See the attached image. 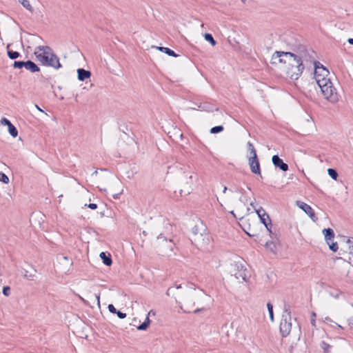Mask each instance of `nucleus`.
Segmentation results:
<instances>
[{"instance_id":"f257e3e1","label":"nucleus","mask_w":353,"mask_h":353,"mask_svg":"<svg viewBox=\"0 0 353 353\" xmlns=\"http://www.w3.org/2000/svg\"><path fill=\"white\" fill-rule=\"evenodd\" d=\"M313 53V50H309L306 46L299 44L291 52L275 51L271 63H276L273 60L279 59V63L285 65L284 70L286 76L292 80H297L305 70V63H311L314 59Z\"/></svg>"},{"instance_id":"f03ea898","label":"nucleus","mask_w":353,"mask_h":353,"mask_svg":"<svg viewBox=\"0 0 353 353\" xmlns=\"http://www.w3.org/2000/svg\"><path fill=\"white\" fill-rule=\"evenodd\" d=\"M37 61L43 65L52 67L58 70L62 67L58 56L53 52L48 46H40L36 48L34 52Z\"/></svg>"},{"instance_id":"7ed1b4c3","label":"nucleus","mask_w":353,"mask_h":353,"mask_svg":"<svg viewBox=\"0 0 353 353\" xmlns=\"http://www.w3.org/2000/svg\"><path fill=\"white\" fill-rule=\"evenodd\" d=\"M319 87L326 100L332 103H336L339 101L341 95L336 91V88L334 86L330 79H327L323 83L319 85Z\"/></svg>"},{"instance_id":"20e7f679","label":"nucleus","mask_w":353,"mask_h":353,"mask_svg":"<svg viewBox=\"0 0 353 353\" xmlns=\"http://www.w3.org/2000/svg\"><path fill=\"white\" fill-rule=\"evenodd\" d=\"M291 320L290 305L285 303L283 314H282V319L279 325L280 332L283 337H286L290 333L292 329Z\"/></svg>"},{"instance_id":"39448f33","label":"nucleus","mask_w":353,"mask_h":353,"mask_svg":"<svg viewBox=\"0 0 353 353\" xmlns=\"http://www.w3.org/2000/svg\"><path fill=\"white\" fill-rule=\"evenodd\" d=\"M312 63H313L314 67V77L316 83L318 85H321L327 81L330 72L326 67L314 59Z\"/></svg>"},{"instance_id":"423d86ee","label":"nucleus","mask_w":353,"mask_h":353,"mask_svg":"<svg viewBox=\"0 0 353 353\" xmlns=\"http://www.w3.org/2000/svg\"><path fill=\"white\" fill-rule=\"evenodd\" d=\"M192 236L190 241L192 244H195L196 246L207 245L210 243V237L208 234H202L199 229L198 225H194L192 229Z\"/></svg>"},{"instance_id":"0eeeda50","label":"nucleus","mask_w":353,"mask_h":353,"mask_svg":"<svg viewBox=\"0 0 353 353\" xmlns=\"http://www.w3.org/2000/svg\"><path fill=\"white\" fill-rule=\"evenodd\" d=\"M255 212L260 219V222L264 225L267 230L269 232L270 237L274 239V234L272 231V224L269 214L261 206H260L258 209H255Z\"/></svg>"},{"instance_id":"6e6552de","label":"nucleus","mask_w":353,"mask_h":353,"mask_svg":"<svg viewBox=\"0 0 353 353\" xmlns=\"http://www.w3.org/2000/svg\"><path fill=\"white\" fill-rule=\"evenodd\" d=\"M193 175L190 171L183 172L181 176V181L185 183L183 189L179 190L180 196H185L190 194L192 190V185L193 184Z\"/></svg>"},{"instance_id":"1a4fd4ad","label":"nucleus","mask_w":353,"mask_h":353,"mask_svg":"<svg viewBox=\"0 0 353 353\" xmlns=\"http://www.w3.org/2000/svg\"><path fill=\"white\" fill-rule=\"evenodd\" d=\"M234 276L237 279H241L243 281L247 282L249 276L248 275V270L243 264L239 262L234 263Z\"/></svg>"},{"instance_id":"9d476101","label":"nucleus","mask_w":353,"mask_h":353,"mask_svg":"<svg viewBox=\"0 0 353 353\" xmlns=\"http://www.w3.org/2000/svg\"><path fill=\"white\" fill-rule=\"evenodd\" d=\"M248 164L251 172L260 177H262L260 162L258 156L248 157Z\"/></svg>"},{"instance_id":"9b49d317","label":"nucleus","mask_w":353,"mask_h":353,"mask_svg":"<svg viewBox=\"0 0 353 353\" xmlns=\"http://www.w3.org/2000/svg\"><path fill=\"white\" fill-rule=\"evenodd\" d=\"M296 205L303 210L313 221L318 220L314 210L310 205L301 201H297Z\"/></svg>"},{"instance_id":"f8f14e48","label":"nucleus","mask_w":353,"mask_h":353,"mask_svg":"<svg viewBox=\"0 0 353 353\" xmlns=\"http://www.w3.org/2000/svg\"><path fill=\"white\" fill-rule=\"evenodd\" d=\"M272 161L275 168H279L281 171L286 172L289 169L288 165L285 163L277 154H275L272 157Z\"/></svg>"},{"instance_id":"ddd939ff","label":"nucleus","mask_w":353,"mask_h":353,"mask_svg":"<svg viewBox=\"0 0 353 353\" xmlns=\"http://www.w3.org/2000/svg\"><path fill=\"white\" fill-rule=\"evenodd\" d=\"M157 241L159 244L160 245L161 243H164V248L166 250H172L174 243L172 239H168L164 234H159L157 236Z\"/></svg>"},{"instance_id":"4468645a","label":"nucleus","mask_w":353,"mask_h":353,"mask_svg":"<svg viewBox=\"0 0 353 353\" xmlns=\"http://www.w3.org/2000/svg\"><path fill=\"white\" fill-rule=\"evenodd\" d=\"M197 107L199 109H200L201 111H206V112H213L219 111L218 108H214V106L209 102L205 101V102H201L199 103H196Z\"/></svg>"},{"instance_id":"2eb2a0df","label":"nucleus","mask_w":353,"mask_h":353,"mask_svg":"<svg viewBox=\"0 0 353 353\" xmlns=\"http://www.w3.org/2000/svg\"><path fill=\"white\" fill-rule=\"evenodd\" d=\"M79 81H83L91 77V72L83 68H79L77 70Z\"/></svg>"},{"instance_id":"dca6fc26","label":"nucleus","mask_w":353,"mask_h":353,"mask_svg":"<svg viewBox=\"0 0 353 353\" xmlns=\"http://www.w3.org/2000/svg\"><path fill=\"white\" fill-rule=\"evenodd\" d=\"M323 234L325 237V240L327 243V244H329V241H333L334 238V230L330 228H324L323 230Z\"/></svg>"},{"instance_id":"f3484780","label":"nucleus","mask_w":353,"mask_h":353,"mask_svg":"<svg viewBox=\"0 0 353 353\" xmlns=\"http://www.w3.org/2000/svg\"><path fill=\"white\" fill-rule=\"evenodd\" d=\"M99 256L102 260L103 263L106 266H110L112 264V259L110 254L102 252L100 253Z\"/></svg>"},{"instance_id":"a211bd4d","label":"nucleus","mask_w":353,"mask_h":353,"mask_svg":"<svg viewBox=\"0 0 353 353\" xmlns=\"http://www.w3.org/2000/svg\"><path fill=\"white\" fill-rule=\"evenodd\" d=\"M108 310L110 313L117 314L118 318L123 319L126 317V313L122 312L121 311L117 310L113 304H109L108 306Z\"/></svg>"},{"instance_id":"6ab92c4d","label":"nucleus","mask_w":353,"mask_h":353,"mask_svg":"<svg viewBox=\"0 0 353 353\" xmlns=\"http://www.w3.org/2000/svg\"><path fill=\"white\" fill-rule=\"evenodd\" d=\"M25 68L32 73L40 71L39 67L31 60H28L26 61Z\"/></svg>"},{"instance_id":"aec40b11","label":"nucleus","mask_w":353,"mask_h":353,"mask_svg":"<svg viewBox=\"0 0 353 353\" xmlns=\"http://www.w3.org/2000/svg\"><path fill=\"white\" fill-rule=\"evenodd\" d=\"M155 48L157 50H159V51L168 54L170 57H179V54H176V52L174 50H172V49H170L168 47L156 46Z\"/></svg>"},{"instance_id":"412c9836","label":"nucleus","mask_w":353,"mask_h":353,"mask_svg":"<svg viewBox=\"0 0 353 353\" xmlns=\"http://www.w3.org/2000/svg\"><path fill=\"white\" fill-rule=\"evenodd\" d=\"M265 247L273 254L277 253V243L274 241H268L265 243Z\"/></svg>"},{"instance_id":"4be33fe9","label":"nucleus","mask_w":353,"mask_h":353,"mask_svg":"<svg viewBox=\"0 0 353 353\" xmlns=\"http://www.w3.org/2000/svg\"><path fill=\"white\" fill-rule=\"evenodd\" d=\"M152 312V311L151 310L147 315L145 321L137 327L138 330L145 331L149 327L151 323V321L149 318V315Z\"/></svg>"},{"instance_id":"5701e85b","label":"nucleus","mask_w":353,"mask_h":353,"mask_svg":"<svg viewBox=\"0 0 353 353\" xmlns=\"http://www.w3.org/2000/svg\"><path fill=\"white\" fill-rule=\"evenodd\" d=\"M10 44H8L6 46L7 49V55L10 59H16L20 57H21V54L17 51H14L10 49Z\"/></svg>"},{"instance_id":"b1692460","label":"nucleus","mask_w":353,"mask_h":353,"mask_svg":"<svg viewBox=\"0 0 353 353\" xmlns=\"http://www.w3.org/2000/svg\"><path fill=\"white\" fill-rule=\"evenodd\" d=\"M247 150H248V154H247L248 158V157L258 156L256 154V150L254 145L250 141H248L247 143Z\"/></svg>"},{"instance_id":"393cba45","label":"nucleus","mask_w":353,"mask_h":353,"mask_svg":"<svg viewBox=\"0 0 353 353\" xmlns=\"http://www.w3.org/2000/svg\"><path fill=\"white\" fill-rule=\"evenodd\" d=\"M204 39L206 41L209 42L212 46H216V41L214 39L212 34L206 32L204 34Z\"/></svg>"},{"instance_id":"a878e982","label":"nucleus","mask_w":353,"mask_h":353,"mask_svg":"<svg viewBox=\"0 0 353 353\" xmlns=\"http://www.w3.org/2000/svg\"><path fill=\"white\" fill-rule=\"evenodd\" d=\"M9 134L13 137L16 138L18 136V130L17 128L12 123L8 128Z\"/></svg>"},{"instance_id":"bb28decb","label":"nucleus","mask_w":353,"mask_h":353,"mask_svg":"<svg viewBox=\"0 0 353 353\" xmlns=\"http://www.w3.org/2000/svg\"><path fill=\"white\" fill-rule=\"evenodd\" d=\"M327 174L330 176V177L334 180H336L339 176L338 172L335 168H328Z\"/></svg>"},{"instance_id":"cd10ccee","label":"nucleus","mask_w":353,"mask_h":353,"mask_svg":"<svg viewBox=\"0 0 353 353\" xmlns=\"http://www.w3.org/2000/svg\"><path fill=\"white\" fill-rule=\"evenodd\" d=\"M18 1L21 3V5L28 10L30 11L31 12H33L34 9L31 4L30 3L28 0H18Z\"/></svg>"},{"instance_id":"c85d7f7f","label":"nucleus","mask_w":353,"mask_h":353,"mask_svg":"<svg viewBox=\"0 0 353 353\" xmlns=\"http://www.w3.org/2000/svg\"><path fill=\"white\" fill-rule=\"evenodd\" d=\"M223 130H224V127L223 125H216V126L212 127L210 129V132L211 134H217V133H220V132H223Z\"/></svg>"},{"instance_id":"c756f323","label":"nucleus","mask_w":353,"mask_h":353,"mask_svg":"<svg viewBox=\"0 0 353 353\" xmlns=\"http://www.w3.org/2000/svg\"><path fill=\"white\" fill-rule=\"evenodd\" d=\"M331 347L332 346L325 341H322L321 343V347L323 350V353H330Z\"/></svg>"},{"instance_id":"7c9ffc66","label":"nucleus","mask_w":353,"mask_h":353,"mask_svg":"<svg viewBox=\"0 0 353 353\" xmlns=\"http://www.w3.org/2000/svg\"><path fill=\"white\" fill-rule=\"evenodd\" d=\"M346 243L348 246L349 254L352 256V258H353V237L349 238Z\"/></svg>"},{"instance_id":"2f4dec72","label":"nucleus","mask_w":353,"mask_h":353,"mask_svg":"<svg viewBox=\"0 0 353 353\" xmlns=\"http://www.w3.org/2000/svg\"><path fill=\"white\" fill-rule=\"evenodd\" d=\"M26 61H14L12 66L14 68L21 69L22 68H25Z\"/></svg>"},{"instance_id":"473e14b6","label":"nucleus","mask_w":353,"mask_h":353,"mask_svg":"<svg viewBox=\"0 0 353 353\" xmlns=\"http://www.w3.org/2000/svg\"><path fill=\"white\" fill-rule=\"evenodd\" d=\"M35 272L36 270H34L33 272H30L28 270H24V276L27 278L29 280H34V278L35 277Z\"/></svg>"},{"instance_id":"72a5a7b5","label":"nucleus","mask_w":353,"mask_h":353,"mask_svg":"<svg viewBox=\"0 0 353 353\" xmlns=\"http://www.w3.org/2000/svg\"><path fill=\"white\" fill-rule=\"evenodd\" d=\"M267 307L269 313L270 319L273 321H274V312H273V305L270 302L267 303Z\"/></svg>"},{"instance_id":"f704fd0d","label":"nucleus","mask_w":353,"mask_h":353,"mask_svg":"<svg viewBox=\"0 0 353 353\" xmlns=\"http://www.w3.org/2000/svg\"><path fill=\"white\" fill-rule=\"evenodd\" d=\"M329 248L333 252H336L338 250V244L337 242H334L333 241H329Z\"/></svg>"},{"instance_id":"c9c22d12","label":"nucleus","mask_w":353,"mask_h":353,"mask_svg":"<svg viewBox=\"0 0 353 353\" xmlns=\"http://www.w3.org/2000/svg\"><path fill=\"white\" fill-rule=\"evenodd\" d=\"M0 181L5 184H8L10 181L8 176L2 172H0Z\"/></svg>"},{"instance_id":"e433bc0d","label":"nucleus","mask_w":353,"mask_h":353,"mask_svg":"<svg viewBox=\"0 0 353 353\" xmlns=\"http://www.w3.org/2000/svg\"><path fill=\"white\" fill-rule=\"evenodd\" d=\"M0 123L1 125H7L8 128L9 127V125L10 124H12V123L10 122V121L9 119H8L6 117H3L1 118V121H0Z\"/></svg>"},{"instance_id":"4c0bfd02","label":"nucleus","mask_w":353,"mask_h":353,"mask_svg":"<svg viewBox=\"0 0 353 353\" xmlns=\"http://www.w3.org/2000/svg\"><path fill=\"white\" fill-rule=\"evenodd\" d=\"M2 292L6 296H8L10 294V288L8 285L3 286Z\"/></svg>"},{"instance_id":"58836bf2","label":"nucleus","mask_w":353,"mask_h":353,"mask_svg":"<svg viewBox=\"0 0 353 353\" xmlns=\"http://www.w3.org/2000/svg\"><path fill=\"white\" fill-rule=\"evenodd\" d=\"M174 287L172 286V287H170L168 290H167V292H166V295L168 296H173L174 295Z\"/></svg>"},{"instance_id":"ea45409f","label":"nucleus","mask_w":353,"mask_h":353,"mask_svg":"<svg viewBox=\"0 0 353 353\" xmlns=\"http://www.w3.org/2000/svg\"><path fill=\"white\" fill-rule=\"evenodd\" d=\"M85 207L89 208L91 210H96L97 208V204L96 203H89V204H85Z\"/></svg>"},{"instance_id":"a19ab883","label":"nucleus","mask_w":353,"mask_h":353,"mask_svg":"<svg viewBox=\"0 0 353 353\" xmlns=\"http://www.w3.org/2000/svg\"><path fill=\"white\" fill-rule=\"evenodd\" d=\"M315 317H316V313L314 312H313L312 313V316H311V324L313 325V326H316V320H315Z\"/></svg>"},{"instance_id":"79ce46f5","label":"nucleus","mask_w":353,"mask_h":353,"mask_svg":"<svg viewBox=\"0 0 353 353\" xmlns=\"http://www.w3.org/2000/svg\"><path fill=\"white\" fill-rule=\"evenodd\" d=\"M206 310H207V309L205 307L197 308L193 311V313L198 314V313H200L201 312L206 311Z\"/></svg>"},{"instance_id":"37998d69","label":"nucleus","mask_w":353,"mask_h":353,"mask_svg":"<svg viewBox=\"0 0 353 353\" xmlns=\"http://www.w3.org/2000/svg\"><path fill=\"white\" fill-rule=\"evenodd\" d=\"M243 230L245 231V232L249 236H257V234H254V233H249L248 231L245 230V229H243Z\"/></svg>"},{"instance_id":"c03bdc74","label":"nucleus","mask_w":353,"mask_h":353,"mask_svg":"<svg viewBox=\"0 0 353 353\" xmlns=\"http://www.w3.org/2000/svg\"><path fill=\"white\" fill-rule=\"evenodd\" d=\"M96 299L97 301V303L99 305H100V294H95Z\"/></svg>"},{"instance_id":"a18cd8bd","label":"nucleus","mask_w":353,"mask_h":353,"mask_svg":"<svg viewBox=\"0 0 353 353\" xmlns=\"http://www.w3.org/2000/svg\"><path fill=\"white\" fill-rule=\"evenodd\" d=\"M120 194H121V193L114 194L112 195V197L115 199H119Z\"/></svg>"},{"instance_id":"49530a36","label":"nucleus","mask_w":353,"mask_h":353,"mask_svg":"<svg viewBox=\"0 0 353 353\" xmlns=\"http://www.w3.org/2000/svg\"><path fill=\"white\" fill-rule=\"evenodd\" d=\"M174 287L177 290L181 289L182 288L181 284H176V283L174 284Z\"/></svg>"},{"instance_id":"de8ad7c7","label":"nucleus","mask_w":353,"mask_h":353,"mask_svg":"<svg viewBox=\"0 0 353 353\" xmlns=\"http://www.w3.org/2000/svg\"><path fill=\"white\" fill-rule=\"evenodd\" d=\"M347 42H348L350 44L353 45V39H352V38H350V39H348Z\"/></svg>"},{"instance_id":"09e8293b","label":"nucleus","mask_w":353,"mask_h":353,"mask_svg":"<svg viewBox=\"0 0 353 353\" xmlns=\"http://www.w3.org/2000/svg\"><path fill=\"white\" fill-rule=\"evenodd\" d=\"M293 348H294L293 345H291V346L289 347V352H290V353H292Z\"/></svg>"},{"instance_id":"8fccbe9b","label":"nucleus","mask_w":353,"mask_h":353,"mask_svg":"<svg viewBox=\"0 0 353 353\" xmlns=\"http://www.w3.org/2000/svg\"><path fill=\"white\" fill-rule=\"evenodd\" d=\"M243 189H241V190H239V192H241L242 193H243ZM234 192H239V189L238 188H234Z\"/></svg>"},{"instance_id":"3c124183","label":"nucleus","mask_w":353,"mask_h":353,"mask_svg":"<svg viewBox=\"0 0 353 353\" xmlns=\"http://www.w3.org/2000/svg\"><path fill=\"white\" fill-rule=\"evenodd\" d=\"M227 190H228V188L226 186H224L223 190V193H225Z\"/></svg>"},{"instance_id":"603ef678","label":"nucleus","mask_w":353,"mask_h":353,"mask_svg":"<svg viewBox=\"0 0 353 353\" xmlns=\"http://www.w3.org/2000/svg\"><path fill=\"white\" fill-rule=\"evenodd\" d=\"M250 205V206H252L254 210L256 209V208H255L254 204V203H253V202H251Z\"/></svg>"},{"instance_id":"864d4df0","label":"nucleus","mask_w":353,"mask_h":353,"mask_svg":"<svg viewBox=\"0 0 353 353\" xmlns=\"http://www.w3.org/2000/svg\"><path fill=\"white\" fill-rule=\"evenodd\" d=\"M183 313H190V310H183Z\"/></svg>"},{"instance_id":"5fc2aeb1","label":"nucleus","mask_w":353,"mask_h":353,"mask_svg":"<svg viewBox=\"0 0 353 353\" xmlns=\"http://www.w3.org/2000/svg\"><path fill=\"white\" fill-rule=\"evenodd\" d=\"M37 108L41 112H43L37 105H36Z\"/></svg>"},{"instance_id":"6e6d98bb","label":"nucleus","mask_w":353,"mask_h":353,"mask_svg":"<svg viewBox=\"0 0 353 353\" xmlns=\"http://www.w3.org/2000/svg\"><path fill=\"white\" fill-rule=\"evenodd\" d=\"M62 259L65 261L68 260V258L67 256H63Z\"/></svg>"},{"instance_id":"4d7b16f0","label":"nucleus","mask_w":353,"mask_h":353,"mask_svg":"<svg viewBox=\"0 0 353 353\" xmlns=\"http://www.w3.org/2000/svg\"><path fill=\"white\" fill-rule=\"evenodd\" d=\"M230 214H232L234 216H235V214L234 213V211H231Z\"/></svg>"},{"instance_id":"13d9d810","label":"nucleus","mask_w":353,"mask_h":353,"mask_svg":"<svg viewBox=\"0 0 353 353\" xmlns=\"http://www.w3.org/2000/svg\"><path fill=\"white\" fill-rule=\"evenodd\" d=\"M97 173H98L97 170H95V171L93 172V174H97Z\"/></svg>"},{"instance_id":"bf43d9fd","label":"nucleus","mask_w":353,"mask_h":353,"mask_svg":"<svg viewBox=\"0 0 353 353\" xmlns=\"http://www.w3.org/2000/svg\"><path fill=\"white\" fill-rule=\"evenodd\" d=\"M101 191H104V192H106V190L105 189H100Z\"/></svg>"},{"instance_id":"052dcab7","label":"nucleus","mask_w":353,"mask_h":353,"mask_svg":"<svg viewBox=\"0 0 353 353\" xmlns=\"http://www.w3.org/2000/svg\"><path fill=\"white\" fill-rule=\"evenodd\" d=\"M243 3H245L246 0H241Z\"/></svg>"},{"instance_id":"680f3d73","label":"nucleus","mask_w":353,"mask_h":353,"mask_svg":"<svg viewBox=\"0 0 353 353\" xmlns=\"http://www.w3.org/2000/svg\"><path fill=\"white\" fill-rule=\"evenodd\" d=\"M337 325H338L340 328L343 329V327H341V325H338V324H337Z\"/></svg>"},{"instance_id":"e2e57ef3","label":"nucleus","mask_w":353,"mask_h":353,"mask_svg":"<svg viewBox=\"0 0 353 353\" xmlns=\"http://www.w3.org/2000/svg\"><path fill=\"white\" fill-rule=\"evenodd\" d=\"M59 90L61 89V86H58Z\"/></svg>"},{"instance_id":"0e129e2a","label":"nucleus","mask_w":353,"mask_h":353,"mask_svg":"<svg viewBox=\"0 0 353 353\" xmlns=\"http://www.w3.org/2000/svg\"><path fill=\"white\" fill-rule=\"evenodd\" d=\"M229 190H230V192H234V190H232V189H229Z\"/></svg>"},{"instance_id":"69168bd1","label":"nucleus","mask_w":353,"mask_h":353,"mask_svg":"<svg viewBox=\"0 0 353 353\" xmlns=\"http://www.w3.org/2000/svg\"><path fill=\"white\" fill-rule=\"evenodd\" d=\"M352 324L353 325V319H352Z\"/></svg>"}]
</instances>
